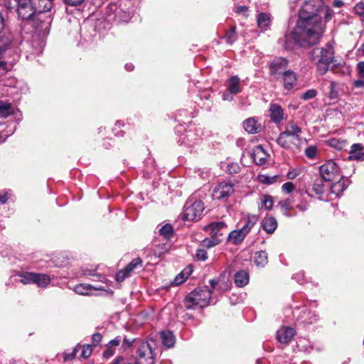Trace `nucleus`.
Returning a JSON list of instances; mask_svg holds the SVG:
<instances>
[{"label":"nucleus","mask_w":364,"mask_h":364,"mask_svg":"<svg viewBox=\"0 0 364 364\" xmlns=\"http://www.w3.org/2000/svg\"><path fill=\"white\" fill-rule=\"evenodd\" d=\"M129 274L124 269L119 271L116 275V279L117 282H122L125 278L128 277Z\"/></svg>","instance_id":"obj_53"},{"label":"nucleus","mask_w":364,"mask_h":364,"mask_svg":"<svg viewBox=\"0 0 364 364\" xmlns=\"http://www.w3.org/2000/svg\"><path fill=\"white\" fill-rule=\"evenodd\" d=\"M196 257L198 261H205L208 259L207 252L203 249L196 251Z\"/></svg>","instance_id":"obj_48"},{"label":"nucleus","mask_w":364,"mask_h":364,"mask_svg":"<svg viewBox=\"0 0 364 364\" xmlns=\"http://www.w3.org/2000/svg\"><path fill=\"white\" fill-rule=\"evenodd\" d=\"M142 260L139 257L133 259L125 267L124 269L130 275L131 272L134 271L139 266H141Z\"/></svg>","instance_id":"obj_36"},{"label":"nucleus","mask_w":364,"mask_h":364,"mask_svg":"<svg viewBox=\"0 0 364 364\" xmlns=\"http://www.w3.org/2000/svg\"><path fill=\"white\" fill-rule=\"evenodd\" d=\"M220 242V240L218 237L215 236H211L210 238H205L202 241L201 245L204 247L210 248L218 245Z\"/></svg>","instance_id":"obj_34"},{"label":"nucleus","mask_w":364,"mask_h":364,"mask_svg":"<svg viewBox=\"0 0 364 364\" xmlns=\"http://www.w3.org/2000/svg\"><path fill=\"white\" fill-rule=\"evenodd\" d=\"M271 23L272 18L270 14L264 12H261L257 15V23L258 28L261 31H265L268 30L270 27Z\"/></svg>","instance_id":"obj_16"},{"label":"nucleus","mask_w":364,"mask_h":364,"mask_svg":"<svg viewBox=\"0 0 364 364\" xmlns=\"http://www.w3.org/2000/svg\"><path fill=\"white\" fill-rule=\"evenodd\" d=\"M350 160H355L358 161H364V146L362 144H353L349 151Z\"/></svg>","instance_id":"obj_14"},{"label":"nucleus","mask_w":364,"mask_h":364,"mask_svg":"<svg viewBox=\"0 0 364 364\" xmlns=\"http://www.w3.org/2000/svg\"><path fill=\"white\" fill-rule=\"evenodd\" d=\"M354 10L360 16H364V1L356 4L354 7Z\"/></svg>","instance_id":"obj_51"},{"label":"nucleus","mask_w":364,"mask_h":364,"mask_svg":"<svg viewBox=\"0 0 364 364\" xmlns=\"http://www.w3.org/2000/svg\"><path fill=\"white\" fill-rule=\"evenodd\" d=\"M279 205L284 210H291L293 206V200L287 198L284 200H282L279 203Z\"/></svg>","instance_id":"obj_44"},{"label":"nucleus","mask_w":364,"mask_h":364,"mask_svg":"<svg viewBox=\"0 0 364 364\" xmlns=\"http://www.w3.org/2000/svg\"><path fill=\"white\" fill-rule=\"evenodd\" d=\"M121 337L120 336H117L115 338L111 340L109 343V347H112V346H117L119 345V343H121Z\"/></svg>","instance_id":"obj_60"},{"label":"nucleus","mask_w":364,"mask_h":364,"mask_svg":"<svg viewBox=\"0 0 364 364\" xmlns=\"http://www.w3.org/2000/svg\"><path fill=\"white\" fill-rule=\"evenodd\" d=\"M258 218L255 215H249L245 225L242 228L248 234L251 228L257 223Z\"/></svg>","instance_id":"obj_37"},{"label":"nucleus","mask_w":364,"mask_h":364,"mask_svg":"<svg viewBox=\"0 0 364 364\" xmlns=\"http://www.w3.org/2000/svg\"><path fill=\"white\" fill-rule=\"evenodd\" d=\"M204 208V204L201 200H196L193 203L187 201L184 205L181 218L188 221L197 220L200 218Z\"/></svg>","instance_id":"obj_8"},{"label":"nucleus","mask_w":364,"mask_h":364,"mask_svg":"<svg viewBox=\"0 0 364 364\" xmlns=\"http://www.w3.org/2000/svg\"><path fill=\"white\" fill-rule=\"evenodd\" d=\"M317 95V91L314 89H310V90H308L306 92H305L302 96H301V99L304 100H310V99H313L314 97H315Z\"/></svg>","instance_id":"obj_47"},{"label":"nucleus","mask_w":364,"mask_h":364,"mask_svg":"<svg viewBox=\"0 0 364 364\" xmlns=\"http://www.w3.org/2000/svg\"><path fill=\"white\" fill-rule=\"evenodd\" d=\"M102 335L99 333H95L92 336V341L94 346H97L102 341Z\"/></svg>","instance_id":"obj_55"},{"label":"nucleus","mask_w":364,"mask_h":364,"mask_svg":"<svg viewBox=\"0 0 364 364\" xmlns=\"http://www.w3.org/2000/svg\"><path fill=\"white\" fill-rule=\"evenodd\" d=\"M249 282V274L245 270H240L235 274V284L238 287H244Z\"/></svg>","instance_id":"obj_27"},{"label":"nucleus","mask_w":364,"mask_h":364,"mask_svg":"<svg viewBox=\"0 0 364 364\" xmlns=\"http://www.w3.org/2000/svg\"><path fill=\"white\" fill-rule=\"evenodd\" d=\"M53 0H32L37 12H50Z\"/></svg>","instance_id":"obj_20"},{"label":"nucleus","mask_w":364,"mask_h":364,"mask_svg":"<svg viewBox=\"0 0 364 364\" xmlns=\"http://www.w3.org/2000/svg\"><path fill=\"white\" fill-rule=\"evenodd\" d=\"M240 171V166L237 163H230L227 166V171L230 174H234L238 173Z\"/></svg>","instance_id":"obj_49"},{"label":"nucleus","mask_w":364,"mask_h":364,"mask_svg":"<svg viewBox=\"0 0 364 364\" xmlns=\"http://www.w3.org/2000/svg\"><path fill=\"white\" fill-rule=\"evenodd\" d=\"M85 0H65V3L72 6L80 5Z\"/></svg>","instance_id":"obj_59"},{"label":"nucleus","mask_w":364,"mask_h":364,"mask_svg":"<svg viewBox=\"0 0 364 364\" xmlns=\"http://www.w3.org/2000/svg\"><path fill=\"white\" fill-rule=\"evenodd\" d=\"M330 145L338 150H342L346 148L348 143L346 140L333 139L330 141Z\"/></svg>","instance_id":"obj_38"},{"label":"nucleus","mask_w":364,"mask_h":364,"mask_svg":"<svg viewBox=\"0 0 364 364\" xmlns=\"http://www.w3.org/2000/svg\"><path fill=\"white\" fill-rule=\"evenodd\" d=\"M243 127L248 133L256 134L260 132L262 129L261 124L259 123L254 117H250L243 122Z\"/></svg>","instance_id":"obj_19"},{"label":"nucleus","mask_w":364,"mask_h":364,"mask_svg":"<svg viewBox=\"0 0 364 364\" xmlns=\"http://www.w3.org/2000/svg\"><path fill=\"white\" fill-rule=\"evenodd\" d=\"M235 94L233 93H231L228 90L226 92H225L223 95V99L224 100H228V101H232V99H233V97L232 95H234Z\"/></svg>","instance_id":"obj_61"},{"label":"nucleus","mask_w":364,"mask_h":364,"mask_svg":"<svg viewBox=\"0 0 364 364\" xmlns=\"http://www.w3.org/2000/svg\"><path fill=\"white\" fill-rule=\"evenodd\" d=\"M109 364H137L134 360L129 358L118 356L115 360Z\"/></svg>","instance_id":"obj_43"},{"label":"nucleus","mask_w":364,"mask_h":364,"mask_svg":"<svg viewBox=\"0 0 364 364\" xmlns=\"http://www.w3.org/2000/svg\"><path fill=\"white\" fill-rule=\"evenodd\" d=\"M295 335L294 328L288 326H282L277 332V341L284 344L289 343Z\"/></svg>","instance_id":"obj_11"},{"label":"nucleus","mask_w":364,"mask_h":364,"mask_svg":"<svg viewBox=\"0 0 364 364\" xmlns=\"http://www.w3.org/2000/svg\"><path fill=\"white\" fill-rule=\"evenodd\" d=\"M77 351V346H76L71 353H65L64 356V360L68 361L73 359L75 357V355Z\"/></svg>","instance_id":"obj_56"},{"label":"nucleus","mask_w":364,"mask_h":364,"mask_svg":"<svg viewBox=\"0 0 364 364\" xmlns=\"http://www.w3.org/2000/svg\"><path fill=\"white\" fill-rule=\"evenodd\" d=\"M295 189V186L292 182H287L282 186V190L286 193H290Z\"/></svg>","instance_id":"obj_50"},{"label":"nucleus","mask_w":364,"mask_h":364,"mask_svg":"<svg viewBox=\"0 0 364 364\" xmlns=\"http://www.w3.org/2000/svg\"><path fill=\"white\" fill-rule=\"evenodd\" d=\"M228 89L231 93L235 95L242 91V88L240 87V79L238 76H232L229 79Z\"/></svg>","instance_id":"obj_28"},{"label":"nucleus","mask_w":364,"mask_h":364,"mask_svg":"<svg viewBox=\"0 0 364 364\" xmlns=\"http://www.w3.org/2000/svg\"><path fill=\"white\" fill-rule=\"evenodd\" d=\"M320 176L326 180L331 181L337 176H340V168L337 164L333 160H328L319 167Z\"/></svg>","instance_id":"obj_9"},{"label":"nucleus","mask_w":364,"mask_h":364,"mask_svg":"<svg viewBox=\"0 0 364 364\" xmlns=\"http://www.w3.org/2000/svg\"><path fill=\"white\" fill-rule=\"evenodd\" d=\"M210 284L213 289L220 292H223L229 289L230 284L226 281L225 277H219L218 279L210 280Z\"/></svg>","instance_id":"obj_25"},{"label":"nucleus","mask_w":364,"mask_h":364,"mask_svg":"<svg viewBox=\"0 0 364 364\" xmlns=\"http://www.w3.org/2000/svg\"><path fill=\"white\" fill-rule=\"evenodd\" d=\"M262 203L264 204V208L267 210H272L273 207V198L269 195H264L262 200Z\"/></svg>","instance_id":"obj_42"},{"label":"nucleus","mask_w":364,"mask_h":364,"mask_svg":"<svg viewBox=\"0 0 364 364\" xmlns=\"http://www.w3.org/2000/svg\"><path fill=\"white\" fill-rule=\"evenodd\" d=\"M211 290L198 288L191 292L185 299V306L187 309H194L196 306L203 308L209 304L211 296Z\"/></svg>","instance_id":"obj_4"},{"label":"nucleus","mask_w":364,"mask_h":364,"mask_svg":"<svg viewBox=\"0 0 364 364\" xmlns=\"http://www.w3.org/2000/svg\"><path fill=\"white\" fill-rule=\"evenodd\" d=\"M317 154V148L314 146H311L305 149V154L309 159H314Z\"/></svg>","instance_id":"obj_46"},{"label":"nucleus","mask_w":364,"mask_h":364,"mask_svg":"<svg viewBox=\"0 0 364 364\" xmlns=\"http://www.w3.org/2000/svg\"><path fill=\"white\" fill-rule=\"evenodd\" d=\"M9 198V194L7 191L0 192V202L3 204L6 203Z\"/></svg>","instance_id":"obj_58"},{"label":"nucleus","mask_w":364,"mask_h":364,"mask_svg":"<svg viewBox=\"0 0 364 364\" xmlns=\"http://www.w3.org/2000/svg\"><path fill=\"white\" fill-rule=\"evenodd\" d=\"M269 114L271 119L274 123H280L284 119V112L280 105L272 104L269 107Z\"/></svg>","instance_id":"obj_18"},{"label":"nucleus","mask_w":364,"mask_h":364,"mask_svg":"<svg viewBox=\"0 0 364 364\" xmlns=\"http://www.w3.org/2000/svg\"><path fill=\"white\" fill-rule=\"evenodd\" d=\"M324 6L323 0H309L306 1L299 12V19L292 32L284 36V47L291 49L290 39L301 47L316 44L321 39L325 24L318 15Z\"/></svg>","instance_id":"obj_1"},{"label":"nucleus","mask_w":364,"mask_h":364,"mask_svg":"<svg viewBox=\"0 0 364 364\" xmlns=\"http://www.w3.org/2000/svg\"><path fill=\"white\" fill-rule=\"evenodd\" d=\"M92 352V348L91 345L87 344L82 346V352H81V356L86 359L88 357L90 356Z\"/></svg>","instance_id":"obj_45"},{"label":"nucleus","mask_w":364,"mask_h":364,"mask_svg":"<svg viewBox=\"0 0 364 364\" xmlns=\"http://www.w3.org/2000/svg\"><path fill=\"white\" fill-rule=\"evenodd\" d=\"M248 11V8L246 6H240L237 7L235 12L237 14H245Z\"/></svg>","instance_id":"obj_62"},{"label":"nucleus","mask_w":364,"mask_h":364,"mask_svg":"<svg viewBox=\"0 0 364 364\" xmlns=\"http://www.w3.org/2000/svg\"><path fill=\"white\" fill-rule=\"evenodd\" d=\"M329 92L328 97L333 103L336 102L339 99V85L336 82L331 81L329 85Z\"/></svg>","instance_id":"obj_29"},{"label":"nucleus","mask_w":364,"mask_h":364,"mask_svg":"<svg viewBox=\"0 0 364 364\" xmlns=\"http://www.w3.org/2000/svg\"><path fill=\"white\" fill-rule=\"evenodd\" d=\"M269 154L264 149L262 146H256L252 151V158L257 165H264L267 161Z\"/></svg>","instance_id":"obj_13"},{"label":"nucleus","mask_w":364,"mask_h":364,"mask_svg":"<svg viewBox=\"0 0 364 364\" xmlns=\"http://www.w3.org/2000/svg\"><path fill=\"white\" fill-rule=\"evenodd\" d=\"M50 282V278L46 274L34 273L33 283L36 284L40 287H46Z\"/></svg>","instance_id":"obj_31"},{"label":"nucleus","mask_w":364,"mask_h":364,"mask_svg":"<svg viewBox=\"0 0 364 364\" xmlns=\"http://www.w3.org/2000/svg\"><path fill=\"white\" fill-rule=\"evenodd\" d=\"M134 341L132 340H129L127 338H124V340H123V342H122V346L124 347V348H129L131 346L132 342Z\"/></svg>","instance_id":"obj_63"},{"label":"nucleus","mask_w":364,"mask_h":364,"mask_svg":"<svg viewBox=\"0 0 364 364\" xmlns=\"http://www.w3.org/2000/svg\"><path fill=\"white\" fill-rule=\"evenodd\" d=\"M236 27L231 26L230 30L225 34V39L227 43L232 44L236 41Z\"/></svg>","instance_id":"obj_40"},{"label":"nucleus","mask_w":364,"mask_h":364,"mask_svg":"<svg viewBox=\"0 0 364 364\" xmlns=\"http://www.w3.org/2000/svg\"><path fill=\"white\" fill-rule=\"evenodd\" d=\"M28 21L36 30L46 33L50 29L53 17L50 12H37L35 11V14Z\"/></svg>","instance_id":"obj_7"},{"label":"nucleus","mask_w":364,"mask_h":364,"mask_svg":"<svg viewBox=\"0 0 364 364\" xmlns=\"http://www.w3.org/2000/svg\"><path fill=\"white\" fill-rule=\"evenodd\" d=\"M114 352L113 350L110 349V348H108L107 350H106L104 353H103V355L105 358H109L111 356H112L114 355Z\"/></svg>","instance_id":"obj_64"},{"label":"nucleus","mask_w":364,"mask_h":364,"mask_svg":"<svg viewBox=\"0 0 364 364\" xmlns=\"http://www.w3.org/2000/svg\"><path fill=\"white\" fill-rule=\"evenodd\" d=\"M161 338L164 346L167 348L173 346L175 343V337L172 332L169 331H161Z\"/></svg>","instance_id":"obj_30"},{"label":"nucleus","mask_w":364,"mask_h":364,"mask_svg":"<svg viewBox=\"0 0 364 364\" xmlns=\"http://www.w3.org/2000/svg\"><path fill=\"white\" fill-rule=\"evenodd\" d=\"M326 180L321 176H317L313 183L312 191L317 196H322L326 190Z\"/></svg>","instance_id":"obj_24"},{"label":"nucleus","mask_w":364,"mask_h":364,"mask_svg":"<svg viewBox=\"0 0 364 364\" xmlns=\"http://www.w3.org/2000/svg\"><path fill=\"white\" fill-rule=\"evenodd\" d=\"M284 78V87L286 90H291L294 87L296 82V76L294 72L287 70L282 74Z\"/></svg>","instance_id":"obj_21"},{"label":"nucleus","mask_w":364,"mask_h":364,"mask_svg":"<svg viewBox=\"0 0 364 364\" xmlns=\"http://www.w3.org/2000/svg\"><path fill=\"white\" fill-rule=\"evenodd\" d=\"M288 62L285 58H277L274 60L270 65L269 70L272 75L277 77L278 75L283 74L287 71Z\"/></svg>","instance_id":"obj_12"},{"label":"nucleus","mask_w":364,"mask_h":364,"mask_svg":"<svg viewBox=\"0 0 364 364\" xmlns=\"http://www.w3.org/2000/svg\"><path fill=\"white\" fill-rule=\"evenodd\" d=\"M136 363L137 364H154L155 355L151 343L139 341L136 343Z\"/></svg>","instance_id":"obj_6"},{"label":"nucleus","mask_w":364,"mask_h":364,"mask_svg":"<svg viewBox=\"0 0 364 364\" xmlns=\"http://www.w3.org/2000/svg\"><path fill=\"white\" fill-rule=\"evenodd\" d=\"M301 129L293 122L286 125V129L282 132L277 141L279 146L284 148H289L292 144L296 145L301 141Z\"/></svg>","instance_id":"obj_3"},{"label":"nucleus","mask_w":364,"mask_h":364,"mask_svg":"<svg viewBox=\"0 0 364 364\" xmlns=\"http://www.w3.org/2000/svg\"><path fill=\"white\" fill-rule=\"evenodd\" d=\"M186 278L185 277V272H181L179 274H178L173 281L174 284L178 285L182 284L186 281Z\"/></svg>","instance_id":"obj_52"},{"label":"nucleus","mask_w":364,"mask_h":364,"mask_svg":"<svg viewBox=\"0 0 364 364\" xmlns=\"http://www.w3.org/2000/svg\"><path fill=\"white\" fill-rule=\"evenodd\" d=\"M325 9V19L326 21H329L331 19L333 16V11L328 6H325L323 7Z\"/></svg>","instance_id":"obj_54"},{"label":"nucleus","mask_w":364,"mask_h":364,"mask_svg":"<svg viewBox=\"0 0 364 364\" xmlns=\"http://www.w3.org/2000/svg\"><path fill=\"white\" fill-rule=\"evenodd\" d=\"M277 176H267V175H260L259 176V180L261 183L264 184H272L277 181Z\"/></svg>","instance_id":"obj_41"},{"label":"nucleus","mask_w":364,"mask_h":364,"mask_svg":"<svg viewBox=\"0 0 364 364\" xmlns=\"http://www.w3.org/2000/svg\"><path fill=\"white\" fill-rule=\"evenodd\" d=\"M267 253L265 251L257 252L254 257L255 263L259 267H264L267 264Z\"/></svg>","instance_id":"obj_32"},{"label":"nucleus","mask_w":364,"mask_h":364,"mask_svg":"<svg viewBox=\"0 0 364 364\" xmlns=\"http://www.w3.org/2000/svg\"><path fill=\"white\" fill-rule=\"evenodd\" d=\"M247 235V233L242 228L235 230L229 234L228 240L234 245H238L243 241Z\"/></svg>","instance_id":"obj_22"},{"label":"nucleus","mask_w":364,"mask_h":364,"mask_svg":"<svg viewBox=\"0 0 364 364\" xmlns=\"http://www.w3.org/2000/svg\"><path fill=\"white\" fill-rule=\"evenodd\" d=\"M310 60L316 66L321 75L325 74L334 59L333 46L328 43L324 47H316L309 54Z\"/></svg>","instance_id":"obj_2"},{"label":"nucleus","mask_w":364,"mask_h":364,"mask_svg":"<svg viewBox=\"0 0 364 364\" xmlns=\"http://www.w3.org/2000/svg\"><path fill=\"white\" fill-rule=\"evenodd\" d=\"M357 70L359 76L364 78V61L359 62L357 64Z\"/></svg>","instance_id":"obj_57"},{"label":"nucleus","mask_w":364,"mask_h":364,"mask_svg":"<svg viewBox=\"0 0 364 364\" xmlns=\"http://www.w3.org/2000/svg\"><path fill=\"white\" fill-rule=\"evenodd\" d=\"M12 113L11 105L8 102L0 100V117H6Z\"/></svg>","instance_id":"obj_33"},{"label":"nucleus","mask_w":364,"mask_h":364,"mask_svg":"<svg viewBox=\"0 0 364 364\" xmlns=\"http://www.w3.org/2000/svg\"><path fill=\"white\" fill-rule=\"evenodd\" d=\"M101 286H92L86 284H79L74 287V291L80 295H89L92 290H102Z\"/></svg>","instance_id":"obj_23"},{"label":"nucleus","mask_w":364,"mask_h":364,"mask_svg":"<svg viewBox=\"0 0 364 364\" xmlns=\"http://www.w3.org/2000/svg\"><path fill=\"white\" fill-rule=\"evenodd\" d=\"M261 228L267 233L272 234L277 228V221L274 217L267 216L262 220Z\"/></svg>","instance_id":"obj_17"},{"label":"nucleus","mask_w":364,"mask_h":364,"mask_svg":"<svg viewBox=\"0 0 364 364\" xmlns=\"http://www.w3.org/2000/svg\"><path fill=\"white\" fill-rule=\"evenodd\" d=\"M18 276L21 277L20 282L23 284L33 283L34 273L33 272L21 273Z\"/></svg>","instance_id":"obj_39"},{"label":"nucleus","mask_w":364,"mask_h":364,"mask_svg":"<svg viewBox=\"0 0 364 364\" xmlns=\"http://www.w3.org/2000/svg\"><path fill=\"white\" fill-rule=\"evenodd\" d=\"M10 9H15L21 20H28L35 14L32 0H6Z\"/></svg>","instance_id":"obj_5"},{"label":"nucleus","mask_w":364,"mask_h":364,"mask_svg":"<svg viewBox=\"0 0 364 364\" xmlns=\"http://www.w3.org/2000/svg\"><path fill=\"white\" fill-rule=\"evenodd\" d=\"M348 179L345 178L344 177H341L339 181L331 185L330 188L331 193L332 194H334L336 197H338L348 187Z\"/></svg>","instance_id":"obj_15"},{"label":"nucleus","mask_w":364,"mask_h":364,"mask_svg":"<svg viewBox=\"0 0 364 364\" xmlns=\"http://www.w3.org/2000/svg\"><path fill=\"white\" fill-rule=\"evenodd\" d=\"M226 227V225L224 222H214L206 226L205 230L209 231L210 235L211 236H218L223 235V233H220V231Z\"/></svg>","instance_id":"obj_26"},{"label":"nucleus","mask_w":364,"mask_h":364,"mask_svg":"<svg viewBox=\"0 0 364 364\" xmlns=\"http://www.w3.org/2000/svg\"><path fill=\"white\" fill-rule=\"evenodd\" d=\"M235 191L234 185L230 181L219 183L213 191L215 200H224L230 197Z\"/></svg>","instance_id":"obj_10"},{"label":"nucleus","mask_w":364,"mask_h":364,"mask_svg":"<svg viewBox=\"0 0 364 364\" xmlns=\"http://www.w3.org/2000/svg\"><path fill=\"white\" fill-rule=\"evenodd\" d=\"M159 233L166 239H169L173 236V230L170 224H166L159 229Z\"/></svg>","instance_id":"obj_35"}]
</instances>
